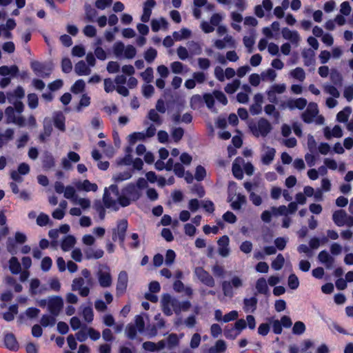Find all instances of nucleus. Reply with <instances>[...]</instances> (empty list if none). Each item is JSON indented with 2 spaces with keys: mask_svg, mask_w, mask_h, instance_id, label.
Listing matches in <instances>:
<instances>
[{
  "mask_svg": "<svg viewBox=\"0 0 353 353\" xmlns=\"http://www.w3.org/2000/svg\"><path fill=\"white\" fill-rule=\"evenodd\" d=\"M121 199V192H119L117 185L112 184L105 189L103 201L107 208H112L115 211L118 210Z\"/></svg>",
  "mask_w": 353,
  "mask_h": 353,
  "instance_id": "obj_1",
  "label": "nucleus"
},
{
  "mask_svg": "<svg viewBox=\"0 0 353 353\" xmlns=\"http://www.w3.org/2000/svg\"><path fill=\"white\" fill-rule=\"evenodd\" d=\"M141 195V192L134 183H129L121 190V199L120 205L127 207L132 201H137Z\"/></svg>",
  "mask_w": 353,
  "mask_h": 353,
  "instance_id": "obj_2",
  "label": "nucleus"
},
{
  "mask_svg": "<svg viewBox=\"0 0 353 353\" xmlns=\"http://www.w3.org/2000/svg\"><path fill=\"white\" fill-rule=\"evenodd\" d=\"M250 128L256 137H265L272 131V126L268 119L260 118L256 123L250 124Z\"/></svg>",
  "mask_w": 353,
  "mask_h": 353,
  "instance_id": "obj_3",
  "label": "nucleus"
},
{
  "mask_svg": "<svg viewBox=\"0 0 353 353\" xmlns=\"http://www.w3.org/2000/svg\"><path fill=\"white\" fill-rule=\"evenodd\" d=\"M96 275L101 287L105 288L112 285V278L111 271L110 268L108 265H100Z\"/></svg>",
  "mask_w": 353,
  "mask_h": 353,
  "instance_id": "obj_4",
  "label": "nucleus"
},
{
  "mask_svg": "<svg viewBox=\"0 0 353 353\" xmlns=\"http://www.w3.org/2000/svg\"><path fill=\"white\" fill-rule=\"evenodd\" d=\"M243 285V280L238 276H233L230 281H224L221 283L222 290L224 296L232 297L234 296L233 288L238 289Z\"/></svg>",
  "mask_w": 353,
  "mask_h": 353,
  "instance_id": "obj_5",
  "label": "nucleus"
},
{
  "mask_svg": "<svg viewBox=\"0 0 353 353\" xmlns=\"http://www.w3.org/2000/svg\"><path fill=\"white\" fill-rule=\"evenodd\" d=\"M332 219L337 226H353V217L348 215L343 210L335 211L332 214Z\"/></svg>",
  "mask_w": 353,
  "mask_h": 353,
  "instance_id": "obj_6",
  "label": "nucleus"
},
{
  "mask_svg": "<svg viewBox=\"0 0 353 353\" xmlns=\"http://www.w3.org/2000/svg\"><path fill=\"white\" fill-rule=\"evenodd\" d=\"M63 307V300L61 296H52L48 299V310L54 316H57Z\"/></svg>",
  "mask_w": 353,
  "mask_h": 353,
  "instance_id": "obj_7",
  "label": "nucleus"
},
{
  "mask_svg": "<svg viewBox=\"0 0 353 353\" xmlns=\"http://www.w3.org/2000/svg\"><path fill=\"white\" fill-rule=\"evenodd\" d=\"M198 279L204 285L213 288L215 285V281L213 276L201 267H196L194 271Z\"/></svg>",
  "mask_w": 353,
  "mask_h": 353,
  "instance_id": "obj_8",
  "label": "nucleus"
},
{
  "mask_svg": "<svg viewBox=\"0 0 353 353\" xmlns=\"http://www.w3.org/2000/svg\"><path fill=\"white\" fill-rule=\"evenodd\" d=\"M307 104V101L304 98L289 99L281 103V107L283 109L288 108L290 110L295 109L303 110Z\"/></svg>",
  "mask_w": 353,
  "mask_h": 353,
  "instance_id": "obj_9",
  "label": "nucleus"
},
{
  "mask_svg": "<svg viewBox=\"0 0 353 353\" xmlns=\"http://www.w3.org/2000/svg\"><path fill=\"white\" fill-rule=\"evenodd\" d=\"M31 68L37 75L43 78L48 77L52 70L50 64H43L37 61L31 62Z\"/></svg>",
  "mask_w": 353,
  "mask_h": 353,
  "instance_id": "obj_10",
  "label": "nucleus"
},
{
  "mask_svg": "<svg viewBox=\"0 0 353 353\" xmlns=\"http://www.w3.org/2000/svg\"><path fill=\"white\" fill-rule=\"evenodd\" d=\"M85 281L83 277H78L72 281V290L78 291L80 296L83 297L88 296L90 293V288L91 286L87 285L85 286Z\"/></svg>",
  "mask_w": 353,
  "mask_h": 353,
  "instance_id": "obj_11",
  "label": "nucleus"
},
{
  "mask_svg": "<svg viewBox=\"0 0 353 353\" xmlns=\"http://www.w3.org/2000/svg\"><path fill=\"white\" fill-rule=\"evenodd\" d=\"M319 114L317 104L310 103L306 110L301 114V118L305 123H311L314 121V118Z\"/></svg>",
  "mask_w": 353,
  "mask_h": 353,
  "instance_id": "obj_12",
  "label": "nucleus"
},
{
  "mask_svg": "<svg viewBox=\"0 0 353 353\" xmlns=\"http://www.w3.org/2000/svg\"><path fill=\"white\" fill-rule=\"evenodd\" d=\"M128 229V221L126 219H121L117 223V232H114L112 239L113 241H116L117 239H119L121 243H123L125 232Z\"/></svg>",
  "mask_w": 353,
  "mask_h": 353,
  "instance_id": "obj_13",
  "label": "nucleus"
},
{
  "mask_svg": "<svg viewBox=\"0 0 353 353\" xmlns=\"http://www.w3.org/2000/svg\"><path fill=\"white\" fill-rule=\"evenodd\" d=\"M128 276L125 271H121L118 275L117 283V295L123 294L128 287Z\"/></svg>",
  "mask_w": 353,
  "mask_h": 353,
  "instance_id": "obj_14",
  "label": "nucleus"
},
{
  "mask_svg": "<svg viewBox=\"0 0 353 353\" xmlns=\"http://www.w3.org/2000/svg\"><path fill=\"white\" fill-rule=\"evenodd\" d=\"M229 243V237L226 235L222 236L217 241L218 252L223 257H227L230 254Z\"/></svg>",
  "mask_w": 353,
  "mask_h": 353,
  "instance_id": "obj_15",
  "label": "nucleus"
},
{
  "mask_svg": "<svg viewBox=\"0 0 353 353\" xmlns=\"http://www.w3.org/2000/svg\"><path fill=\"white\" fill-rule=\"evenodd\" d=\"M276 150L273 148L264 146L263 148V154L261 156V161L264 165L270 164L274 159Z\"/></svg>",
  "mask_w": 353,
  "mask_h": 353,
  "instance_id": "obj_16",
  "label": "nucleus"
},
{
  "mask_svg": "<svg viewBox=\"0 0 353 353\" xmlns=\"http://www.w3.org/2000/svg\"><path fill=\"white\" fill-rule=\"evenodd\" d=\"M281 33L285 39L290 41L296 46H298L300 41V36L297 31H292L288 28H283Z\"/></svg>",
  "mask_w": 353,
  "mask_h": 353,
  "instance_id": "obj_17",
  "label": "nucleus"
},
{
  "mask_svg": "<svg viewBox=\"0 0 353 353\" xmlns=\"http://www.w3.org/2000/svg\"><path fill=\"white\" fill-rule=\"evenodd\" d=\"M173 301H171V306L173 310V311L176 314H179L182 311H188L190 307L191 303L190 301H182L180 302L176 299H172Z\"/></svg>",
  "mask_w": 353,
  "mask_h": 353,
  "instance_id": "obj_18",
  "label": "nucleus"
},
{
  "mask_svg": "<svg viewBox=\"0 0 353 353\" xmlns=\"http://www.w3.org/2000/svg\"><path fill=\"white\" fill-rule=\"evenodd\" d=\"M318 259L321 263L324 264L327 269L332 268L335 261L334 258L332 257L326 250H323L319 252Z\"/></svg>",
  "mask_w": 353,
  "mask_h": 353,
  "instance_id": "obj_19",
  "label": "nucleus"
},
{
  "mask_svg": "<svg viewBox=\"0 0 353 353\" xmlns=\"http://www.w3.org/2000/svg\"><path fill=\"white\" fill-rule=\"evenodd\" d=\"M80 160V156L75 152H69L67 158L61 160V164L64 169L70 170L72 168L71 162L77 163Z\"/></svg>",
  "mask_w": 353,
  "mask_h": 353,
  "instance_id": "obj_20",
  "label": "nucleus"
},
{
  "mask_svg": "<svg viewBox=\"0 0 353 353\" xmlns=\"http://www.w3.org/2000/svg\"><path fill=\"white\" fill-rule=\"evenodd\" d=\"M303 59L304 65L305 66L314 65L315 64V52L314 50L310 48L304 49L301 52Z\"/></svg>",
  "mask_w": 353,
  "mask_h": 353,
  "instance_id": "obj_21",
  "label": "nucleus"
},
{
  "mask_svg": "<svg viewBox=\"0 0 353 353\" xmlns=\"http://www.w3.org/2000/svg\"><path fill=\"white\" fill-rule=\"evenodd\" d=\"M87 259H99L103 257L104 252L101 249H95L93 248H87L83 250Z\"/></svg>",
  "mask_w": 353,
  "mask_h": 353,
  "instance_id": "obj_22",
  "label": "nucleus"
},
{
  "mask_svg": "<svg viewBox=\"0 0 353 353\" xmlns=\"http://www.w3.org/2000/svg\"><path fill=\"white\" fill-rule=\"evenodd\" d=\"M258 299L255 297L245 298L243 299V310L245 312L253 313L256 310Z\"/></svg>",
  "mask_w": 353,
  "mask_h": 353,
  "instance_id": "obj_23",
  "label": "nucleus"
},
{
  "mask_svg": "<svg viewBox=\"0 0 353 353\" xmlns=\"http://www.w3.org/2000/svg\"><path fill=\"white\" fill-rule=\"evenodd\" d=\"M4 343L6 347L10 350L16 351L19 349L18 342L14 335L12 333L6 334L4 337Z\"/></svg>",
  "mask_w": 353,
  "mask_h": 353,
  "instance_id": "obj_24",
  "label": "nucleus"
},
{
  "mask_svg": "<svg viewBox=\"0 0 353 353\" xmlns=\"http://www.w3.org/2000/svg\"><path fill=\"white\" fill-rule=\"evenodd\" d=\"M75 186L79 190H83L86 192L92 191L96 192L98 186L96 183H92L88 180H84L83 182L79 181L75 183Z\"/></svg>",
  "mask_w": 353,
  "mask_h": 353,
  "instance_id": "obj_25",
  "label": "nucleus"
},
{
  "mask_svg": "<svg viewBox=\"0 0 353 353\" xmlns=\"http://www.w3.org/2000/svg\"><path fill=\"white\" fill-rule=\"evenodd\" d=\"M54 126L59 130L64 132L65 130V116L61 112H55L53 117Z\"/></svg>",
  "mask_w": 353,
  "mask_h": 353,
  "instance_id": "obj_26",
  "label": "nucleus"
},
{
  "mask_svg": "<svg viewBox=\"0 0 353 353\" xmlns=\"http://www.w3.org/2000/svg\"><path fill=\"white\" fill-rule=\"evenodd\" d=\"M43 167L46 170L53 168L55 165L54 159L51 153L45 152L42 156Z\"/></svg>",
  "mask_w": 353,
  "mask_h": 353,
  "instance_id": "obj_27",
  "label": "nucleus"
},
{
  "mask_svg": "<svg viewBox=\"0 0 353 353\" xmlns=\"http://www.w3.org/2000/svg\"><path fill=\"white\" fill-rule=\"evenodd\" d=\"M74 71L78 75H88L91 73V70L83 61H80L75 65Z\"/></svg>",
  "mask_w": 353,
  "mask_h": 353,
  "instance_id": "obj_28",
  "label": "nucleus"
},
{
  "mask_svg": "<svg viewBox=\"0 0 353 353\" xmlns=\"http://www.w3.org/2000/svg\"><path fill=\"white\" fill-rule=\"evenodd\" d=\"M75 243L76 239L72 235H68L63 239L61 247L63 251L67 252L72 248Z\"/></svg>",
  "mask_w": 353,
  "mask_h": 353,
  "instance_id": "obj_29",
  "label": "nucleus"
},
{
  "mask_svg": "<svg viewBox=\"0 0 353 353\" xmlns=\"http://www.w3.org/2000/svg\"><path fill=\"white\" fill-rule=\"evenodd\" d=\"M171 301H173L170 295H165L163 296L162 304H163V312L167 316L172 314V308L171 306Z\"/></svg>",
  "mask_w": 353,
  "mask_h": 353,
  "instance_id": "obj_30",
  "label": "nucleus"
},
{
  "mask_svg": "<svg viewBox=\"0 0 353 353\" xmlns=\"http://www.w3.org/2000/svg\"><path fill=\"white\" fill-rule=\"evenodd\" d=\"M256 289L259 294H267L268 293L269 288L265 278L261 277L256 281Z\"/></svg>",
  "mask_w": 353,
  "mask_h": 353,
  "instance_id": "obj_31",
  "label": "nucleus"
},
{
  "mask_svg": "<svg viewBox=\"0 0 353 353\" xmlns=\"http://www.w3.org/2000/svg\"><path fill=\"white\" fill-rule=\"evenodd\" d=\"M52 131V126L49 121L47 123L46 121L43 124V132L39 135V140L41 142H45L46 139L51 135Z\"/></svg>",
  "mask_w": 353,
  "mask_h": 353,
  "instance_id": "obj_32",
  "label": "nucleus"
},
{
  "mask_svg": "<svg viewBox=\"0 0 353 353\" xmlns=\"http://www.w3.org/2000/svg\"><path fill=\"white\" fill-rule=\"evenodd\" d=\"M56 316L53 315L44 314L41 316L40 320L41 325L46 327L48 326H54L56 323Z\"/></svg>",
  "mask_w": 353,
  "mask_h": 353,
  "instance_id": "obj_33",
  "label": "nucleus"
},
{
  "mask_svg": "<svg viewBox=\"0 0 353 353\" xmlns=\"http://www.w3.org/2000/svg\"><path fill=\"white\" fill-rule=\"evenodd\" d=\"M18 313L17 305H12L9 307L8 311L3 314V318L6 321H12L14 319V315Z\"/></svg>",
  "mask_w": 353,
  "mask_h": 353,
  "instance_id": "obj_34",
  "label": "nucleus"
},
{
  "mask_svg": "<svg viewBox=\"0 0 353 353\" xmlns=\"http://www.w3.org/2000/svg\"><path fill=\"white\" fill-rule=\"evenodd\" d=\"M161 26L163 28H167L168 22L167 21L161 17L159 19H152L151 21V28L153 32H158L161 28Z\"/></svg>",
  "mask_w": 353,
  "mask_h": 353,
  "instance_id": "obj_35",
  "label": "nucleus"
},
{
  "mask_svg": "<svg viewBox=\"0 0 353 353\" xmlns=\"http://www.w3.org/2000/svg\"><path fill=\"white\" fill-rule=\"evenodd\" d=\"M9 268L12 274H17L21 271V264L15 256L11 257L9 260Z\"/></svg>",
  "mask_w": 353,
  "mask_h": 353,
  "instance_id": "obj_36",
  "label": "nucleus"
},
{
  "mask_svg": "<svg viewBox=\"0 0 353 353\" xmlns=\"http://www.w3.org/2000/svg\"><path fill=\"white\" fill-rule=\"evenodd\" d=\"M191 34V31L187 28H181L180 31L174 32L172 36L176 41H181L188 38Z\"/></svg>",
  "mask_w": 353,
  "mask_h": 353,
  "instance_id": "obj_37",
  "label": "nucleus"
},
{
  "mask_svg": "<svg viewBox=\"0 0 353 353\" xmlns=\"http://www.w3.org/2000/svg\"><path fill=\"white\" fill-rule=\"evenodd\" d=\"M63 194H64V197L67 199L70 200L72 203L75 201V199H77V197L79 196L76 194V190H75L74 187L71 186V185H68L65 187Z\"/></svg>",
  "mask_w": 353,
  "mask_h": 353,
  "instance_id": "obj_38",
  "label": "nucleus"
},
{
  "mask_svg": "<svg viewBox=\"0 0 353 353\" xmlns=\"http://www.w3.org/2000/svg\"><path fill=\"white\" fill-rule=\"evenodd\" d=\"M188 47L191 55H199L202 52V48L197 42L190 41L188 43Z\"/></svg>",
  "mask_w": 353,
  "mask_h": 353,
  "instance_id": "obj_39",
  "label": "nucleus"
},
{
  "mask_svg": "<svg viewBox=\"0 0 353 353\" xmlns=\"http://www.w3.org/2000/svg\"><path fill=\"white\" fill-rule=\"evenodd\" d=\"M246 197L244 195L238 194L236 199L232 201L231 206L234 210H240L241 206L246 203Z\"/></svg>",
  "mask_w": 353,
  "mask_h": 353,
  "instance_id": "obj_40",
  "label": "nucleus"
},
{
  "mask_svg": "<svg viewBox=\"0 0 353 353\" xmlns=\"http://www.w3.org/2000/svg\"><path fill=\"white\" fill-rule=\"evenodd\" d=\"M241 85V81L238 79L233 80L232 83H228L225 87V91L228 94L234 93Z\"/></svg>",
  "mask_w": 353,
  "mask_h": 353,
  "instance_id": "obj_41",
  "label": "nucleus"
},
{
  "mask_svg": "<svg viewBox=\"0 0 353 353\" xmlns=\"http://www.w3.org/2000/svg\"><path fill=\"white\" fill-rule=\"evenodd\" d=\"M352 112L350 107H345L343 110L340 111L336 115V119L339 122H346Z\"/></svg>",
  "mask_w": 353,
  "mask_h": 353,
  "instance_id": "obj_42",
  "label": "nucleus"
},
{
  "mask_svg": "<svg viewBox=\"0 0 353 353\" xmlns=\"http://www.w3.org/2000/svg\"><path fill=\"white\" fill-rule=\"evenodd\" d=\"M284 263L285 259L283 256L281 254H279L271 263L272 268L275 270H279L283 268Z\"/></svg>",
  "mask_w": 353,
  "mask_h": 353,
  "instance_id": "obj_43",
  "label": "nucleus"
},
{
  "mask_svg": "<svg viewBox=\"0 0 353 353\" xmlns=\"http://www.w3.org/2000/svg\"><path fill=\"white\" fill-rule=\"evenodd\" d=\"M40 286V281L38 279H32L30 284V292L32 295H36L42 292L41 290H39Z\"/></svg>",
  "mask_w": 353,
  "mask_h": 353,
  "instance_id": "obj_44",
  "label": "nucleus"
},
{
  "mask_svg": "<svg viewBox=\"0 0 353 353\" xmlns=\"http://www.w3.org/2000/svg\"><path fill=\"white\" fill-rule=\"evenodd\" d=\"M153 69L151 67H148L145 69V70L140 74L143 80L146 83H150L153 81L154 75H153Z\"/></svg>",
  "mask_w": 353,
  "mask_h": 353,
  "instance_id": "obj_45",
  "label": "nucleus"
},
{
  "mask_svg": "<svg viewBox=\"0 0 353 353\" xmlns=\"http://www.w3.org/2000/svg\"><path fill=\"white\" fill-rule=\"evenodd\" d=\"M85 19L88 21L93 22L97 16V11L89 4L85 5Z\"/></svg>",
  "mask_w": 353,
  "mask_h": 353,
  "instance_id": "obj_46",
  "label": "nucleus"
},
{
  "mask_svg": "<svg viewBox=\"0 0 353 353\" xmlns=\"http://www.w3.org/2000/svg\"><path fill=\"white\" fill-rule=\"evenodd\" d=\"M132 173L131 170L125 171L117 174L113 176V179L115 182L119 183L125 180H128L132 177Z\"/></svg>",
  "mask_w": 353,
  "mask_h": 353,
  "instance_id": "obj_47",
  "label": "nucleus"
},
{
  "mask_svg": "<svg viewBox=\"0 0 353 353\" xmlns=\"http://www.w3.org/2000/svg\"><path fill=\"white\" fill-rule=\"evenodd\" d=\"M148 118L155 123L157 125H161L163 121L160 115L157 113V110L151 109L148 114Z\"/></svg>",
  "mask_w": 353,
  "mask_h": 353,
  "instance_id": "obj_48",
  "label": "nucleus"
},
{
  "mask_svg": "<svg viewBox=\"0 0 353 353\" xmlns=\"http://www.w3.org/2000/svg\"><path fill=\"white\" fill-rule=\"evenodd\" d=\"M290 75L293 78H294L300 81H303L305 78V73L303 69L301 68H299V67L292 70L290 72Z\"/></svg>",
  "mask_w": 353,
  "mask_h": 353,
  "instance_id": "obj_49",
  "label": "nucleus"
},
{
  "mask_svg": "<svg viewBox=\"0 0 353 353\" xmlns=\"http://www.w3.org/2000/svg\"><path fill=\"white\" fill-rule=\"evenodd\" d=\"M330 79L336 85H341L342 84V76L340 72L335 69L331 70Z\"/></svg>",
  "mask_w": 353,
  "mask_h": 353,
  "instance_id": "obj_50",
  "label": "nucleus"
},
{
  "mask_svg": "<svg viewBox=\"0 0 353 353\" xmlns=\"http://www.w3.org/2000/svg\"><path fill=\"white\" fill-rule=\"evenodd\" d=\"M5 114L6 117V123H13L17 116L15 115L14 109L12 106L6 108L5 110Z\"/></svg>",
  "mask_w": 353,
  "mask_h": 353,
  "instance_id": "obj_51",
  "label": "nucleus"
},
{
  "mask_svg": "<svg viewBox=\"0 0 353 353\" xmlns=\"http://www.w3.org/2000/svg\"><path fill=\"white\" fill-rule=\"evenodd\" d=\"M85 83L83 80L79 79L71 88V91L74 94L82 92L85 89Z\"/></svg>",
  "mask_w": 353,
  "mask_h": 353,
  "instance_id": "obj_52",
  "label": "nucleus"
},
{
  "mask_svg": "<svg viewBox=\"0 0 353 353\" xmlns=\"http://www.w3.org/2000/svg\"><path fill=\"white\" fill-rule=\"evenodd\" d=\"M264 111L268 115H273V117L278 120L280 117V113L276 110V108L272 104L266 105L264 108Z\"/></svg>",
  "mask_w": 353,
  "mask_h": 353,
  "instance_id": "obj_53",
  "label": "nucleus"
},
{
  "mask_svg": "<svg viewBox=\"0 0 353 353\" xmlns=\"http://www.w3.org/2000/svg\"><path fill=\"white\" fill-rule=\"evenodd\" d=\"M157 56V51L153 48H150L144 53V59L149 63H151L152 62H153L154 60L156 59Z\"/></svg>",
  "mask_w": 353,
  "mask_h": 353,
  "instance_id": "obj_54",
  "label": "nucleus"
},
{
  "mask_svg": "<svg viewBox=\"0 0 353 353\" xmlns=\"http://www.w3.org/2000/svg\"><path fill=\"white\" fill-rule=\"evenodd\" d=\"M261 76L263 81L270 80L273 81L276 77V72L273 69L270 68L261 72Z\"/></svg>",
  "mask_w": 353,
  "mask_h": 353,
  "instance_id": "obj_55",
  "label": "nucleus"
},
{
  "mask_svg": "<svg viewBox=\"0 0 353 353\" xmlns=\"http://www.w3.org/2000/svg\"><path fill=\"white\" fill-rule=\"evenodd\" d=\"M73 204L79 205L83 210H86L90 208L91 202L88 199L78 196L77 199H75Z\"/></svg>",
  "mask_w": 353,
  "mask_h": 353,
  "instance_id": "obj_56",
  "label": "nucleus"
},
{
  "mask_svg": "<svg viewBox=\"0 0 353 353\" xmlns=\"http://www.w3.org/2000/svg\"><path fill=\"white\" fill-rule=\"evenodd\" d=\"M179 338L176 334H170L167 338L168 348L173 349L179 344Z\"/></svg>",
  "mask_w": 353,
  "mask_h": 353,
  "instance_id": "obj_57",
  "label": "nucleus"
},
{
  "mask_svg": "<svg viewBox=\"0 0 353 353\" xmlns=\"http://www.w3.org/2000/svg\"><path fill=\"white\" fill-rule=\"evenodd\" d=\"M145 135L143 132H134L129 135V142L131 145H134L137 141L144 140Z\"/></svg>",
  "mask_w": 353,
  "mask_h": 353,
  "instance_id": "obj_58",
  "label": "nucleus"
},
{
  "mask_svg": "<svg viewBox=\"0 0 353 353\" xmlns=\"http://www.w3.org/2000/svg\"><path fill=\"white\" fill-rule=\"evenodd\" d=\"M184 134V130L181 128H174L171 132L172 139L175 142H179Z\"/></svg>",
  "mask_w": 353,
  "mask_h": 353,
  "instance_id": "obj_59",
  "label": "nucleus"
},
{
  "mask_svg": "<svg viewBox=\"0 0 353 353\" xmlns=\"http://www.w3.org/2000/svg\"><path fill=\"white\" fill-rule=\"evenodd\" d=\"M83 317L88 323H91L93 321L94 313L91 307H85L83 310Z\"/></svg>",
  "mask_w": 353,
  "mask_h": 353,
  "instance_id": "obj_60",
  "label": "nucleus"
},
{
  "mask_svg": "<svg viewBox=\"0 0 353 353\" xmlns=\"http://www.w3.org/2000/svg\"><path fill=\"white\" fill-rule=\"evenodd\" d=\"M243 44L245 48L248 49V53H252L253 52V46L254 44V38L253 37H244L243 39Z\"/></svg>",
  "mask_w": 353,
  "mask_h": 353,
  "instance_id": "obj_61",
  "label": "nucleus"
},
{
  "mask_svg": "<svg viewBox=\"0 0 353 353\" xmlns=\"http://www.w3.org/2000/svg\"><path fill=\"white\" fill-rule=\"evenodd\" d=\"M271 212L273 215H285L288 214V209L285 205H280L279 207H272L271 208Z\"/></svg>",
  "mask_w": 353,
  "mask_h": 353,
  "instance_id": "obj_62",
  "label": "nucleus"
},
{
  "mask_svg": "<svg viewBox=\"0 0 353 353\" xmlns=\"http://www.w3.org/2000/svg\"><path fill=\"white\" fill-rule=\"evenodd\" d=\"M305 331V324L302 321H296L293 327L292 332L294 334H302Z\"/></svg>",
  "mask_w": 353,
  "mask_h": 353,
  "instance_id": "obj_63",
  "label": "nucleus"
},
{
  "mask_svg": "<svg viewBox=\"0 0 353 353\" xmlns=\"http://www.w3.org/2000/svg\"><path fill=\"white\" fill-rule=\"evenodd\" d=\"M212 272L216 277H219V278H223L225 274V270L224 268L218 264H215L212 268Z\"/></svg>",
  "mask_w": 353,
  "mask_h": 353,
  "instance_id": "obj_64",
  "label": "nucleus"
}]
</instances>
